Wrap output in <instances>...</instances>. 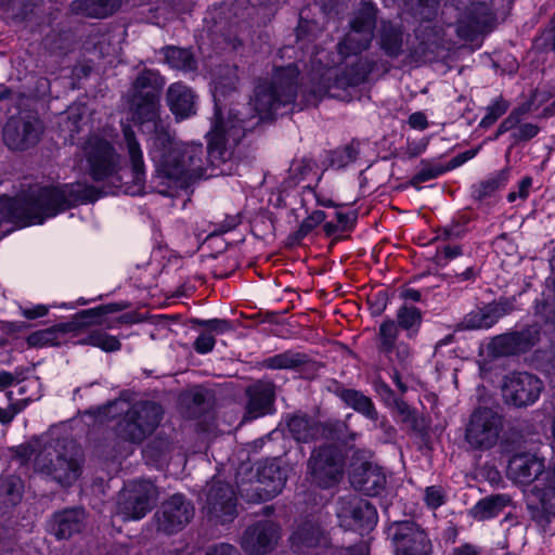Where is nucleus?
Instances as JSON below:
<instances>
[{
  "label": "nucleus",
  "mask_w": 555,
  "mask_h": 555,
  "mask_svg": "<svg viewBox=\"0 0 555 555\" xmlns=\"http://www.w3.org/2000/svg\"><path fill=\"white\" fill-rule=\"evenodd\" d=\"M376 8L372 2H363L361 9L351 21V29L338 44L335 59L318 51L312 60L313 78H319L314 98L332 88L357 86L364 81L371 68L362 63L358 55L366 50L373 38Z\"/></svg>",
  "instance_id": "1"
},
{
  "label": "nucleus",
  "mask_w": 555,
  "mask_h": 555,
  "mask_svg": "<svg viewBox=\"0 0 555 555\" xmlns=\"http://www.w3.org/2000/svg\"><path fill=\"white\" fill-rule=\"evenodd\" d=\"M96 198V189L88 183L35 184L14 198H0V224L10 222L20 228L41 224L48 218Z\"/></svg>",
  "instance_id": "2"
},
{
  "label": "nucleus",
  "mask_w": 555,
  "mask_h": 555,
  "mask_svg": "<svg viewBox=\"0 0 555 555\" xmlns=\"http://www.w3.org/2000/svg\"><path fill=\"white\" fill-rule=\"evenodd\" d=\"M150 131L149 154L158 171L172 180L176 186L184 189L197 179L212 176L206 172L202 144L175 143L164 124L156 125Z\"/></svg>",
  "instance_id": "3"
},
{
  "label": "nucleus",
  "mask_w": 555,
  "mask_h": 555,
  "mask_svg": "<svg viewBox=\"0 0 555 555\" xmlns=\"http://www.w3.org/2000/svg\"><path fill=\"white\" fill-rule=\"evenodd\" d=\"M507 474L515 482L522 485L542 476L531 488L527 506L538 525H548L551 518L555 517V466L544 470V461L537 455L516 454L508 463Z\"/></svg>",
  "instance_id": "4"
},
{
  "label": "nucleus",
  "mask_w": 555,
  "mask_h": 555,
  "mask_svg": "<svg viewBox=\"0 0 555 555\" xmlns=\"http://www.w3.org/2000/svg\"><path fill=\"white\" fill-rule=\"evenodd\" d=\"M121 167V155L107 131H93L78 141L73 156V170L77 173L99 183L116 177Z\"/></svg>",
  "instance_id": "5"
},
{
  "label": "nucleus",
  "mask_w": 555,
  "mask_h": 555,
  "mask_svg": "<svg viewBox=\"0 0 555 555\" xmlns=\"http://www.w3.org/2000/svg\"><path fill=\"white\" fill-rule=\"evenodd\" d=\"M112 408L121 413L115 425L116 436L131 443L143 442L156 430L163 417L160 405L150 401L135 402L129 406L125 401H116Z\"/></svg>",
  "instance_id": "6"
},
{
  "label": "nucleus",
  "mask_w": 555,
  "mask_h": 555,
  "mask_svg": "<svg viewBox=\"0 0 555 555\" xmlns=\"http://www.w3.org/2000/svg\"><path fill=\"white\" fill-rule=\"evenodd\" d=\"M112 408L121 413L115 425L116 436L131 443L143 442L156 430L163 417L160 405L150 401L135 402L129 406L125 401H116Z\"/></svg>",
  "instance_id": "7"
},
{
  "label": "nucleus",
  "mask_w": 555,
  "mask_h": 555,
  "mask_svg": "<svg viewBox=\"0 0 555 555\" xmlns=\"http://www.w3.org/2000/svg\"><path fill=\"white\" fill-rule=\"evenodd\" d=\"M298 75V68L288 65L275 69L272 81L256 87L250 104L261 120L272 117L281 106L294 101Z\"/></svg>",
  "instance_id": "8"
},
{
  "label": "nucleus",
  "mask_w": 555,
  "mask_h": 555,
  "mask_svg": "<svg viewBox=\"0 0 555 555\" xmlns=\"http://www.w3.org/2000/svg\"><path fill=\"white\" fill-rule=\"evenodd\" d=\"M35 468L52 476L59 483L68 486L80 475V464L74 457H67L65 446L60 440L47 442L35 457Z\"/></svg>",
  "instance_id": "9"
},
{
  "label": "nucleus",
  "mask_w": 555,
  "mask_h": 555,
  "mask_svg": "<svg viewBox=\"0 0 555 555\" xmlns=\"http://www.w3.org/2000/svg\"><path fill=\"white\" fill-rule=\"evenodd\" d=\"M344 455L333 446L315 449L308 461V480L311 485L328 489L336 486L344 474Z\"/></svg>",
  "instance_id": "10"
},
{
  "label": "nucleus",
  "mask_w": 555,
  "mask_h": 555,
  "mask_svg": "<svg viewBox=\"0 0 555 555\" xmlns=\"http://www.w3.org/2000/svg\"><path fill=\"white\" fill-rule=\"evenodd\" d=\"M157 500L156 487L146 480L128 483L118 494L115 516L122 520L142 519Z\"/></svg>",
  "instance_id": "11"
},
{
  "label": "nucleus",
  "mask_w": 555,
  "mask_h": 555,
  "mask_svg": "<svg viewBox=\"0 0 555 555\" xmlns=\"http://www.w3.org/2000/svg\"><path fill=\"white\" fill-rule=\"evenodd\" d=\"M502 427V418L496 412L477 409L466 425L465 441L472 450H489L496 444Z\"/></svg>",
  "instance_id": "12"
},
{
  "label": "nucleus",
  "mask_w": 555,
  "mask_h": 555,
  "mask_svg": "<svg viewBox=\"0 0 555 555\" xmlns=\"http://www.w3.org/2000/svg\"><path fill=\"white\" fill-rule=\"evenodd\" d=\"M292 546L300 553H309V550L318 548L315 555H367L362 545L352 547L328 548L330 541L319 525L307 521L299 526L291 537Z\"/></svg>",
  "instance_id": "13"
},
{
  "label": "nucleus",
  "mask_w": 555,
  "mask_h": 555,
  "mask_svg": "<svg viewBox=\"0 0 555 555\" xmlns=\"http://www.w3.org/2000/svg\"><path fill=\"white\" fill-rule=\"evenodd\" d=\"M209 520L227 524L236 517V496L233 488L225 482L214 481L206 493V506Z\"/></svg>",
  "instance_id": "14"
},
{
  "label": "nucleus",
  "mask_w": 555,
  "mask_h": 555,
  "mask_svg": "<svg viewBox=\"0 0 555 555\" xmlns=\"http://www.w3.org/2000/svg\"><path fill=\"white\" fill-rule=\"evenodd\" d=\"M337 516L347 529L369 531L377 522L375 507L358 496L344 498L338 503Z\"/></svg>",
  "instance_id": "15"
},
{
  "label": "nucleus",
  "mask_w": 555,
  "mask_h": 555,
  "mask_svg": "<svg viewBox=\"0 0 555 555\" xmlns=\"http://www.w3.org/2000/svg\"><path fill=\"white\" fill-rule=\"evenodd\" d=\"M194 516V506L181 494H173L166 500L156 513L158 530L175 533L183 529Z\"/></svg>",
  "instance_id": "16"
},
{
  "label": "nucleus",
  "mask_w": 555,
  "mask_h": 555,
  "mask_svg": "<svg viewBox=\"0 0 555 555\" xmlns=\"http://www.w3.org/2000/svg\"><path fill=\"white\" fill-rule=\"evenodd\" d=\"M542 382L529 373H516L506 377L503 397L506 402L516 406L534 403L542 391Z\"/></svg>",
  "instance_id": "17"
},
{
  "label": "nucleus",
  "mask_w": 555,
  "mask_h": 555,
  "mask_svg": "<svg viewBox=\"0 0 555 555\" xmlns=\"http://www.w3.org/2000/svg\"><path fill=\"white\" fill-rule=\"evenodd\" d=\"M40 133L41 124L36 117H12L3 128V140L11 150H25L39 140Z\"/></svg>",
  "instance_id": "18"
},
{
  "label": "nucleus",
  "mask_w": 555,
  "mask_h": 555,
  "mask_svg": "<svg viewBox=\"0 0 555 555\" xmlns=\"http://www.w3.org/2000/svg\"><path fill=\"white\" fill-rule=\"evenodd\" d=\"M237 122L238 125H231L227 131L221 125L216 124L208 133L207 160L212 167H219L231 157V152L225 145L228 138L237 142L245 134V127L242 125L244 120L237 119Z\"/></svg>",
  "instance_id": "19"
},
{
  "label": "nucleus",
  "mask_w": 555,
  "mask_h": 555,
  "mask_svg": "<svg viewBox=\"0 0 555 555\" xmlns=\"http://www.w3.org/2000/svg\"><path fill=\"white\" fill-rule=\"evenodd\" d=\"M280 539V527L273 521H259L246 529L242 547L250 555L270 552Z\"/></svg>",
  "instance_id": "20"
},
{
  "label": "nucleus",
  "mask_w": 555,
  "mask_h": 555,
  "mask_svg": "<svg viewBox=\"0 0 555 555\" xmlns=\"http://www.w3.org/2000/svg\"><path fill=\"white\" fill-rule=\"evenodd\" d=\"M286 475L275 461H266L258 467L257 480L253 485L255 498L253 501H267L276 496L283 490Z\"/></svg>",
  "instance_id": "21"
},
{
  "label": "nucleus",
  "mask_w": 555,
  "mask_h": 555,
  "mask_svg": "<svg viewBox=\"0 0 555 555\" xmlns=\"http://www.w3.org/2000/svg\"><path fill=\"white\" fill-rule=\"evenodd\" d=\"M167 105L177 120H183L196 114L197 96L182 82H175L167 90Z\"/></svg>",
  "instance_id": "22"
},
{
  "label": "nucleus",
  "mask_w": 555,
  "mask_h": 555,
  "mask_svg": "<svg viewBox=\"0 0 555 555\" xmlns=\"http://www.w3.org/2000/svg\"><path fill=\"white\" fill-rule=\"evenodd\" d=\"M398 550L403 555H430L431 542L427 534L413 525H402L396 534Z\"/></svg>",
  "instance_id": "23"
},
{
  "label": "nucleus",
  "mask_w": 555,
  "mask_h": 555,
  "mask_svg": "<svg viewBox=\"0 0 555 555\" xmlns=\"http://www.w3.org/2000/svg\"><path fill=\"white\" fill-rule=\"evenodd\" d=\"M351 485L364 494L374 496L384 490L386 476L378 466L363 463L360 472L352 473Z\"/></svg>",
  "instance_id": "24"
},
{
  "label": "nucleus",
  "mask_w": 555,
  "mask_h": 555,
  "mask_svg": "<svg viewBox=\"0 0 555 555\" xmlns=\"http://www.w3.org/2000/svg\"><path fill=\"white\" fill-rule=\"evenodd\" d=\"M507 302H493L477 308L465 315L463 324L468 330H483L493 326L500 318L509 312Z\"/></svg>",
  "instance_id": "25"
},
{
  "label": "nucleus",
  "mask_w": 555,
  "mask_h": 555,
  "mask_svg": "<svg viewBox=\"0 0 555 555\" xmlns=\"http://www.w3.org/2000/svg\"><path fill=\"white\" fill-rule=\"evenodd\" d=\"M527 112L528 109L524 106L513 109L500 124L496 137L513 130L512 139L515 142L528 141L534 138L540 132V127L533 122H520Z\"/></svg>",
  "instance_id": "26"
},
{
  "label": "nucleus",
  "mask_w": 555,
  "mask_h": 555,
  "mask_svg": "<svg viewBox=\"0 0 555 555\" xmlns=\"http://www.w3.org/2000/svg\"><path fill=\"white\" fill-rule=\"evenodd\" d=\"M246 413L249 418L263 416L271 411L274 401V387L271 383H257L247 389Z\"/></svg>",
  "instance_id": "27"
},
{
  "label": "nucleus",
  "mask_w": 555,
  "mask_h": 555,
  "mask_svg": "<svg viewBox=\"0 0 555 555\" xmlns=\"http://www.w3.org/2000/svg\"><path fill=\"white\" fill-rule=\"evenodd\" d=\"M133 118L141 124L143 131H150L156 125L163 124L159 118L158 96L150 95L133 96Z\"/></svg>",
  "instance_id": "28"
},
{
  "label": "nucleus",
  "mask_w": 555,
  "mask_h": 555,
  "mask_svg": "<svg viewBox=\"0 0 555 555\" xmlns=\"http://www.w3.org/2000/svg\"><path fill=\"white\" fill-rule=\"evenodd\" d=\"M86 514L83 509H66L54 515L51 531L57 539L70 538L79 532L85 525Z\"/></svg>",
  "instance_id": "29"
},
{
  "label": "nucleus",
  "mask_w": 555,
  "mask_h": 555,
  "mask_svg": "<svg viewBox=\"0 0 555 555\" xmlns=\"http://www.w3.org/2000/svg\"><path fill=\"white\" fill-rule=\"evenodd\" d=\"M288 430L299 442H310L325 433V426L306 415H294L287 422Z\"/></svg>",
  "instance_id": "30"
},
{
  "label": "nucleus",
  "mask_w": 555,
  "mask_h": 555,
  "mask_svg": "<svg viewBox=\"0 0 555 555\" xmlns=\"http://www.w3.org/2000/svg\"><path fill=\"white\" fill-rule=\"evenodd\" d=\"M119 7V0H76L72 4L76 13L103 18L113 14Z\"/></svg>",
  "instance_id": "31"
},
{
  "label": "nucleus",
  "mask_w": 555,
  "mask_h": 555,
  "mask_svg": "<svg viewBox=\"0 0 555 555\" xmlns=\"http://www.w3.org/2000/svg\"><path fill=\"white\" fill-rule=\"evenodd\" d=\"M122 133H124L125 149L129 156L132 171L135 176V179L140 180L141 176L144 175V162H143V153L141 150V145H140L139 141L137 140L134 132L132 131V129L130 127H124Z\"/></svg>",
  "instance_id": "32"
},
{
  "label": "nucleus",
  "mask_w": 555,
  "mask_h": 555,
  "mask_svg": "<svg viewBox=\"0 0 555 555\" xmlns=\"http://www.w3.org/2000/svg\"><path fill=\"white\" fill-rule=\"evenodd\" d=\"M504 495H492L477 502L470 509V515L477 520H486L496 517L506 506Z\"/></svg>",
  "instance_id": "33"
},
{
  "label": "nucleus",
  "mask_w": 555,
  "mask_h": 555,
  "mask_svg": "<svg viewBox=\"0 0 555 555\" xmlns=\"http://www.w3.org/2000/svg\"><path fill=\"white\" fill-rule=\"evenodd\" d=\"M339 397L348 406L352 408L357 412L363 414L370 420H377V412L372 400L360 391L354 389H343L339 392Z\"/></svg>",
  "instance_id": "34"
},
{
  "label": "nucleus",
  "mask_w": 555,
  "mask_h": 555,
  "mask_svg": "<svg viewBox=\"0 0 555 555\" xmlns=\"http://www.w3.org/2000/svg\"><path fill=\"white\" fill-rule=\"evenodd\" d=\"M165 85L164 78L155 70H143L133 82L134 96L150 95L158 96Z\"/></svg>",
  "instance_id": "35"
},
{
  "label": "nucleus",
  "mask_w": 555,
  "mask_h": 555,
  "mask_svg": "<svg viewBox=\"0 0 555 555\" xmlns=\"http://www.w3.org/2000/svg\"><path fill=\"white\" fill-rule=\"evenodd\" d=\"M402 43V30L390 23H384L379 37V44L383 51L387 55L396 57L401 52Z\"/></svg>",
  "instance_id": "36"
},
{
  "label": "nucleus",
  "mask_w": 555,
  "mask_h": 555,
  "mask_svg": "<svg viewBox=\"0 0 555 555\" xmlns=\"http://www.w3.org/2000/svg\"><path fill=\"white\" fill-rule=\"evenodd\" d=\"M165 59L172 68L183 72H192L195 69V60L188 49L177 47H168L165 49Z\"/></svg>",
  "instance_id": "37"
},
{
  "label": "nucleus",
  "mask_w": 555,
  "mask_h": 555,
  "mask_svg": "<svg viewBox=\"0 0 555 555\" xmlns=\"http://www.w3.org/2000/svg\"><path fill=\"white\" fill-rule=\"evenodd\" d=\"M85 343L106 352L117 351L121 347L117 337L108 335L101 330L91 331L85 338Z\"/></svg>",
  "instance_id": "38"
},
{
  "label": "nucleus",
  "mask_w": 555,
  "mask_h": 555,
  "mask_svg": "<svg viewBox=\"0 0 555 555\" xmlns=\"http://www.w3.org/2000/svg\"><path fill=\"white\" fill-rule=\"evenodd\" d=\"M450 170V167L439 163L422 160L420 170L412 178L413 184L424 183L440 177Z\"/></svg>",
  "instance_id": "39"
},
{
  "label": "nucleus",
  "mask_w": 555,
  "mask_h": 555,
  "mask_svg": "<svg viewBox=\"0 0 555 555\" xmlns=\"http://www.w3.org/2000/svg\"><path fill=\"white\" fill-rule=\"evenodd\" d=\"M398 334H399V331H398V327H397L395 321H392V320L384 321L379 325V332H378L379 341H380L379 350L386 354L390 353L395 348L396 340L398 338Z\"/></svg>",
  "instance_id": "40"
},
{
  "label": "nucleus",
  "mask_w": 555,
  "mask_h": 555,
  "mask_svg": "<svg viewBox=\"0 0 555 555\" xmlns=\"http://www.w3.org/2000/svg\"><path fill=\"white\" fill-rule=\"evenodd\" d=\"M509 107V102L503 96L495 98L486 108V115L480 120V126L488 128L492 126Z\"/></svg>",
  "instance_id": "41"
},
{
  "label": "nucleus",
  "mask_w": 555,
  "mask_h": 555,
  "mask_svg": "<svg viewBox=\"0 0 555 555\" xmlns=\"http://www.w3.org/2000/svg\"><path fill=\"white\" fill-rule=\"evenodd\" d=\"M301 363V357L298 353L289 351L275 354L264 361L266 366L272 370L294 369Z\"/></svg>",
  "instance_id": "42"
},
{
  "label": "nucleus",
  "mask_w": 555,
  "mask_h": 555,
  "mask_svg": "<svg viewBox=\"0 0 555 555\" xmlns=\"http://www.w3.org/2000/svg\"><path fill=\"white\" fill-rule=\"evenodd\" d=\"M397 318L399 325L404 330H410L414 326H418L422 321L421 311L416 307H401L398 310Z\"/></svg>",
  "instance_id": "43"
},
{
  "label": "nucleus",
  "mask_w": 555,
  "mask_h": 555,
  "mask_svg": "<svg viewBox=\"0 0 555 555\" xmlns=\"http://www.w3.org/2000/svg\"><path fill=\"white\" fill-rule=\"evenodd\" d=\"M356 158H357V152L352 146L346 145L344 147L336 149L332 153L331 167L336 168V169L344 168V167L348 166L349 164L353 163L356 160Z\"/></svg>",
  "instance_id": "44"
},
{
  "label": "nucleus",
  "mask_w": 555,
  "mask_h": 555,
  "mask_svg": "<svg viewBox=\"0 0 555 555\" xmlns=\"http://www.w3.org/2000/svg\"><path fill=\"white\" fill-rule=\"evenodd\" d=\"M424 500L429 508L437 509L446 503V493L441 487L430 486L425 489Z\"/></svg>",
  "instance_id": "45"
},
{
  "label": "nucleus",
  "mask_w": 555,
  "mask_h": 555,
  "mask_svg": "<svg viewBox=\"0 0 555 555\" xmlns=\"http://www.w3.org/2000/svg\"><path fill=\"white\" fill-rule=\"evenodd\" d=\"M508 172L502 170L495 173L493 177L487 179L482 182L481 188L485 194H490L503 186L507 183Z\"/></svg>",
  "instance_id": "46"
},
{
  "label": "nucleus",
  "mask_w": 555,
  "mask_h": 555,
  "mask_svg": "<svg viewBox=\"0 0 555 555\" xmlns=\"http://www.w3.org/2000/svg\"><path fill=\"white\" fill-rule=\"evenodd\" d=\"M195 323L208 330V333L223 334L232 328L229 321L221 319L195 320Z\"/></svg>",
  "instance_id": "47"
},
{
  "label": "nucleus",
  "mask_w": 555,
  "mask_h": 555,
  "mask_svg": "<svg viewBox=\"0 0 555 555\" xmlns=\"http://www.w3.org/2000/svg\"><path fill=\"white\" fill-rule=\"evenodd\" d=\"M216 345V339L211 333L204 332L198 335L194 341V349L197 353L206 354L212 351Z\"/></svg>",
  "instance_id": "48"
},
{
  "label": "nucleus",
  "mask_w": 555,
  "mask_h": 555,
  "mask_svg": "<svg viewBox=\"0 0 555 555\" xmlns=\"http://www.w3.org/2000/svg\"><path fill=\"white\" fill-rule=\"evenodd\" d=\"M532 185V179L525 177L518 184V191H511L507 195V201L514 203L516 199L525 201L529 196V190Z\"/></svg>",
  "instance_id": "49"
},
{
  "label": "nucleus",
  "mask_w": 555,
  "mask_h": 555,
  "mask_svg": "<svg viewBox=\"0 0 555 555\" xmlns=\"http://www.w3.org/2000/svg\"><path fill=\"white\" fill-rule=\"evenodd\" d=\"M481 23L479 21H472L468 26L465 25L464 21H461L457 25V35L465 39H473L474 35L481 30Z\"/></svg>",
  "instance_id": "50"
},
{
  "label": "nucleus",
  "mask_w": 555,
  "mask_h": 555,
  "mask_svg": "<svg viewBox=\"0 0 555 555\" xmlns=\"http://www.w3.org/2000/svg\"><path fill=\"white\" fill-rule=\"evenodd\" d=\"M462 255V248L459 245H446L437 250V258L439 261L446 262L455 259Z\"/></svg>",
  "instance_id": "51"
},
{
  "label": "nucleus",
  "mask_w": 555,
  "mask_h": 555,
  "mask_svg": "<svg viewBox=\"0 0 555 555\" xmlns=\"http://www.w3.org/2000/svg\"><path fill=\"white\" fill-rule=\"evenodd\" d=\"M82 113L80 108L72 107L66 115V127L70 132L79 131V121L81 120Z\"/></svg>",
  "instance_id": "52"
},
{
  "label": "nucleus",
  "mask_w": 555,
  "mask_h": 555,
  "mask_svg": "<svg viewBox=\"0 0 555 555\" xmlns=\"http://www.w3.org/2000/svg\"><path fill=\"white\" fill-rule=\"evenodd\" d=\"M408 122L411 128L417 129V130H424L428 127L427 117L422 112H416V113H413L412 115H410Z\"/></svg>",
  "instance_id": "53"
},
{
  "label": "nucleus",
  "mask_w": 555,
  "mask_h": 555,
  "mask_svg": "<svg viewBox=\"0 0 555 555\" xmlns=\"http://www.w3.org/2000/svg\"><path fill=\"white\" fill-rule=\"evenodd\" d=\"M326 218V215L322 210L313 211L302 223V228L312 229L318 224L322 223Z\"/></svg>",
  "instance_id": "54"
},
{
  "label": "nucleus",
  "mask_w": 555,
  "mask_h": 555,
  "mask_svg": "<svg viewBox=\"0 0 555 555\" xmlns=\"http://www.w3.org/2000/svg\"><path fill=\"white\" fill-rule=\"evenodd\" d=\"M22 312L25 318L34 320L44 317L48 313V308L44 305H37L31 308H23Z\"/></svg>",
  "instance_id": "55"
},
{
  "label": "nucleus",
  "mask_w": 555,
  "mask_h": 555,
  "mask_svg": "<svg viewBox=\"0 0 555 555\" xmlns=\"http://www.w3.org/2000/svg\"><path fill=\"white\" fill-rule=\"evenodd\" d=\"M207 555H240L238 552L230 544H219L215 546Z\"/></svg>",
  "instance_id": "56"
},
{
  "label": "nucleus",
  "mask_w": 555,
  "mask_h": 555,
  "mask_svg": "<svg viewBox=\"0 0 555 555\" xmlns=\"http://www.w3.org/2000/svg\"><path fill=\"white\" fill-rule=\"evenodd\" d=\"M17 413H18V410L14 405H11L7 409L0 408V423H2V424L11 423Z\"/></svg>",
  "instance_id": "57"
},
{
  "label": "nucleus",
  "mask_w": 555,
  "mask_h": 555,
  "mask_svg": "<svg viewBox=\"0 0 555 555\" xmlns=\"http://www.w3.org/2000/svg\"><path fill=\"white\" fill-rule=\"evenodd\" d=\"M479 552L476 546L472 544H463L455 547L451 555H478Z\"/></svg>",
  "instance_id": "58"
},
{
  "label": "nucleus",
  "mask_w": 555,
  "mask_h": 555,
  "mask_svg": "<svg viewBox=\"0 0 555 555\" xmlns=\"http://www.w3.org/2000/svg\"><path fill=\"white\" fill-rule=\"evenodd\" d=\"M16 382L15 376L10 372H0V389L12 386Z\"/></svg>",
  "instance_id": "59"
},
{
  "label": "nucleus",
  "mask_w": 555,
  "mask_h": 555,
  "mask_svg": "<svg viewBox=\"0 0 555 555\" xmlns=\"http://www.w3.org/2000/svg\"><path fill=\"white\" fill-rule=\"evenodd\" d=\"M476 275H477L476 270L473 267H468L462 273L456 274V280L459 282L475 280Z\"/></svg>",
  "instance_id": "60"
},
{
  "label": "nucleus",
  "mask_w": 555,
  "mask_h": 555,
  "mask_svg": "<svg viewBox=\"0 0 555 555\" xmlns=\"http://www.w3.org/2000/svg\"><path fill=\"white\" fill-rule=\"evenodd\" d=\"M309 191L313 193L318 205L323 207H332L335 206L334 202L331 198H327L323 195L318 194L313 189L309 188Z\"/></svg>",
  "instance_id": "61"
},
{
  "label": "nucleus",
  "mask_w": 555,
  "mask_h": 555,
  "mask_svg": "<svg viewBox=\"0 0 555 555\" xmlns=\"http://www.w3.org/2000/svg\"><path fill=\"white\" fill-rule=\"evenodd\" d=\"M402 298L412 301H418L421 299V293L414 288H406L401 294Z\"/></svg>",
  "instance_id": "62"
},
{
  "label": "nucleus",
  "mask_w": 555,
  "mask_h": 555,
  "mask_svg": "<svg viewBox=\"0 0 555 555\" xmlns=\"http://www.w3.org/2000/svg\"><path fill=\"white\" fill-rule=\"evenodd\" d=\"M398 413L402 416V421H409L412 416V411L408 404L401 402L397 405Z\"/></svg>",
  "instance_id": "63"
},
{
  "label": "nucleus",
  "mask_w": 555,
  "mask_h": 555,
  "mask_svg": "<svg viewBox=\"0 0 555 555\" xmlns=\"http://www.w3.org/2000/svg\"><path fill=\"white\" fill-rule=\"evenodd\" d=\"M121 309H122V307L120 305L111 304V305L100 307L98 310L101 311L102 313H111V312L119 311Z\"/></svg>",
  "instance_id": "64"
}]
</instances>
